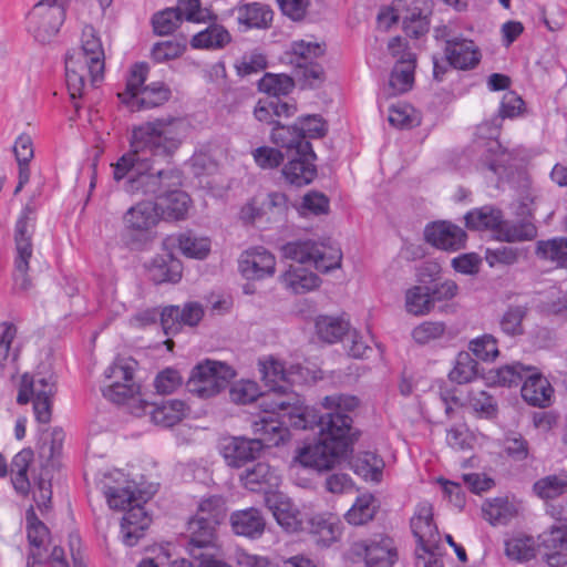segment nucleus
I'll list each match as a JSON object with an SVG mask.
<instances>
[{"instance_id":"obj_1","label":"nucleus","mask_w":567,"mask_h":567,"mask_svg":"<svg viewBox=\"0 0 567 567\" xmlns=\"http://www.w3.org/2000/svg\"><path fill=\"white\" fill-rule=\"evenodd\" d=\"M186 133L187 124L176 117L155 118L134 126L130 151L112 164L114 179L120 182L130 175L124 183L126 193L154 195L159 202L168 188L181 184V177L174 169L150 173L152 163L171 159Z\"/></svg>"},{"instance_id":"obj_2","label":"nucleus","mask_w":567,"mask_h":567,"mask_svg":"<svg viewBox=\"0 0 567 567\" xmlns=\"http://www.w3.org/2000/svg\"><path fill=\"white\" fill-rule=\"evenodd\" d=\"M321 404L328 412L317 416L307 409L306 427L317 424L320 439L317 443L301 449L297 456L300 464L317 471L332 468L348 453L352 444V419L348 412L358 408L359 400L353 395L336 393L323 398Z\"/></svg>"},{"instance_id":"obj_3","label":"nucleus","mask_w":567,"mask_h":567,"mask_svg":"<svg viewBox=\"0 0 567 567\" xmlns=\"http://www.w3.org/2000/svg\"><path fill=\"white\" fill-rule=\"evenodd\" d=\"M105 52L97 31L92 25L82 30L80 47L71 49L65 55V81L73 105L84 96L87 87L95 86L104 78Z\"/></svg>"},{"instance_id":"obj_4","label":"nucleus","mask_w":567,"mask_h":567,"mask_svg":"<svg viewBox=\"0 0 567 567\" xmlns=\"http://www.w3.org/2000/svg\"><path fill=\"white\" fill-rule=\"evenodd\" d=\"M262 380L268 392L260 398V408L266 413H282L288 416L295 429L306 430L308 426L307 409L295 393L289 392L295 382L293 372L286 370L284 363L270 358L261 363Z\"/></svg>"},{"instance_id":"obj_5","label":"nucleus","mask_w":567,"mask_h":567,"mask_svg":"<svg viewBox=\"0 0 567 567\" xmlns=\"http://www.w3.org/2000/svg\"><path fill=\"white\" fill-rule=\"evenodd\" d=\"M55 392V379L52 374L24 373L20 380L17 402L24 405L32 401L35 420L39 423L48 424L52 416Z\"/></svg>"},{"instance_id":"obj_6","label":"nucleus","mask_w":567,"mask_h":567,"mask_svg":"<svg viewBox=\"0 0 567 567\" xmlns=\"http://www.w3.org/2000/svg\"><path fill=\"white\" fill-rule=\"evenodd\" d=\"M286 259L301 265H312L317 270L328 272L340 268L342 251L339 247L313 240L289 241L281 247Z\"/></svg>"},{"instance_id":"obj_7","label":"nucleus","mask_w":567,"mask_h":567,"mask_svg":"<svg viewBox=\"0 0 567 567\" xmlns=\"http://www.w3.org/2000/svg\"><path fill=\"white\" fill-rule=\"evenodd\" d=\"M234 377L235 371L226 363L205 360L193 369L186 386L193 395L210 399L226 389Z\"/></svg>"},{"instance_id":"obj_8","label":"nucleus","mask_w":567,"mask_h":567,"mask_svg":"<svg viewBox=\"0 0 567 567\" xmlns=\"http://www.w3.org/2000/svg\"><path fill=\"white\" fill-rule=\"evenodd\" d=\"M34 208L27 205L16 224L14 241H16V260L13 281L14 288L19 291H27L31 287L28 277L29 260L32 257V235L34 230Z\"/></svg>"},{"instance_id":"obj_9","label":"nucleus","mask_w":567,"mask_h":567,"mask_svg":"<svg viewBox=\"0 0 567 567\" xmlns=\"http://www.w3.org/2000/svg\"><path fill=\"white\" fill-rule=\"evenodd\" d=\"M137 361L133 358H116L104 371L110 384L103 388V395L110 401L122 404L137 400L140 384L134 379Z\"/></svg>"},{"instance_id":"obj_10","label":"nucleus","mask_w":567,"mask_h":567,"mask_svg":"<svg viewBox=\"0 0 567 567\" xmlns=\"http://www.w3.org/2000/svg\"><path fill=\"white\" fill-rule=\"evenodd\" d=\"M65 19L64 9L38 1L27 17L28 31L40 43H49Z\"/></svg>"},{"instance_id":"obj_11","label":"nucleus","mask_w":567,"mask_h":567,"mask_svg":"<svg viewBox=\"0 0 567 567\" xmlns=\"http://www.w3.org/2000/svg\"><path fill=\"white\" fill-rule=\"evenodd\" d=\"M159 219L161 214L157 203L141 200L125 212L123 225L134 241H145L151 238V233Z\"/></svg>"},{"instance_id":"obj_12","label":"nucleus","mask_w":567,"mask_h":567,"mask_svg":"<svg viewBox=\"0 0 567 567\" xmlns=\"http://www.w3.org/2000/svg\"><path fill=\"white\" fill-rule=\"evenodd\" d=\"M413 536L423 551L436 549L440 542V534L433 520V506L431 503L420 502L410 520Z\"/></svg>"},{"instance_id":"obj_13","label":"nucleus","mask_w":567,"mask_h":567,"mask_svg":"<svg viewBox=\"0 0 567 567\" xmlns=\"http://www.w3.org/2000/svg\"><path fill=\"white\" fill-rule=\"evenodd\" d=\"M358 553L363 551L365 567H393L398 560L394 540L386 535H375L354 545Z\"/></svg>"},{"instance_id":"obj_14","label":"nucleus","mask_w":567,"mask_h":567,"mask_svg":"<svg viewBox=\"0 0 567 567\" xmlns=\"http://www.w3.org/2000/svg\"><path fill=\"white\" fill-rule=\"evenodd\" d=\"M238 270L248 280L272 277L276 271V258L266 248L254 247L240 255Z\"/></svg>"},{"instance_id":"obj_15","label":"nucleus","mask_w":567,"mask_h":567,"mask_svg":"<svg viewBox=\"0 0 567 567\" xmlns=\"http://www.w3.org/2000/svg\"><path fill=\"white\" fill-rule=\"evenodd\" d=\"M217 525L210 524L205 518L192 517L184 534L186 549L190 557H202L206 550L216 546Z\"/></svg>"},{"instance_id":"obj_16","label":"nucleus","mask_w":567,"mask_h":567,"mask_svg":"<svg viewBox=\"0 0 567 567\" xmlns=\"http://www.w3.org/2000/svg\"><path fill=\"white\" fill-rule=\"evenodd\" d=\"M204 317L203 306L192 301L178 306H167L161 311V324L166 336L181 331L183 326L195 327Z\"/></svg>"},{"instance_id":"obj_17","label":"nucleus","mask_w":567,"mask_h":567,"mask_svg":"<svg viewBox=\"0 0 567 567\" xmlns=\"http://www.w3.org/2000/svg\"><path fill=\"white\" fill-rule=\"evenodd\" d=\"M424 236L429 244L446 251H456L465 248L467 239L465 230L445 220L435 221L426 226Z\"/></svg>"},{"instance_id":"obj_18","label":"nucleus","mask_w":567,"mask_h":567,"mask_svg":"<svg viewBox=\"0 0 567 567\" xmlns=\"http://www.w3.org/2000/svg\"><path fill=\"white\" fill-rule=\"evenodd\" d=\"M269 416L261 417L252 423L255 440L260 442L261 449L278 446L289 437V430L286 426L291 423L288 416L282 413H269Z\"/></svg>"},{"instance_id":"obj_19","label":"nucleus","mask_w":567,"mask_h":567,"mask_svg":"<svg viewBox=\"0 0 567 567\" xmlns=\"http://www.w3.org/2000/svg\"><path fill=\"white\" fill-rule=\"evenodd\" d=\"M262 451L260 442L245 436H234L225 441L221 454L230 467H243L247 462L255 460Z\"/></svg>"},{"instance_id":"obj_20","label":"nucleus","mask_w":567,"mask_h":567,"mask_svg":"<svg viewBox=\"0 0 567 567\" xmlns=\"http://www.w3.org/2000/svg\"><path fill=\"white\" fill-rule=\"evenodd\" d=\"M445 55L451 66L461 70L473 69L481 60L474 42L460 37L445 39Z\"/></svg>"},{"instance_id":"obj_21","label":"nucleus","mask_w":567,"mask_h":567,"mask_svg":"<svg viewBox=\"0 0 567 567\" xmlns=\"http://www.w3.org/2000/svg\"><path fill=\"white\" fill-rule=\"evenodd\" d=\"M27 523V536L30 544V553L28 561H31L32 566L42 565L44 563V547L49 543L50 532L43 522H41L34 508L31 506L25 513Z\"/></svg>"},{"instance_id":"obj_22","label":"nucleus","mask_w":567,"mask_h":567,"mask_svg":"<svg viewBox=\"0 0 567 567\" xmlns=\"http://www.w3.org/2000/svg\"><path fill=\"white\" fill-rule=\"evenodd\" d=\"M288 162L282 168L285 179L296 186L310 184L317 175L315 161L317 155L313 152L311 156L308 152H299L290 154Z\"/></svg>"},{"instance_id":"obj_23","label":"nucleus","mask_w":567,"mask_h":567,"mask_svg":"<svg viewBox=\"0 0 567 567\" xmlns=\"http://www.w3.org/2000/svg\"><path fill=\"white\" fill-rule=\"evenodd\" d=\"M544 558L550 567L567 565V525L554 526L540 535Z\"/></svg>"},{"instance_id":"obj_24","label":"nucleus","mask_w":567,"mask_h":567,"mask_svg":"<svg viewBox=\"0 0 567 567\" xmlns=\"http://www.w3.org/2000/svg\"><path fill=\"white\" fill-rule=\"evenodd\" d=\"M244 486L251 492H268L280 484L278 470L266 462H258L247 467L240 474Z\"/></svg>"},{"instance_id":"obj_25","label":"nucleus","mask_w":567,"mask_h":567,"mask_svg":"<svg viewBox=\"0 0 567 567\" xmlns=\"http://www.w3.org/2000/svg\"><path fill=\"white\" fill-rule=\"evenodd\" d=\"M522 398L529 405L546 408L551 403L554 389L549 381L533 367L520 389Z\"/></svg>"},{"instance_id":"obj_26","label":"nucleus","mask_w":567,"mask_h":567,"mask_svg":"<svg viewBox=\"0 0 567 567\" xmlns=\"http://www.w3.org/2000/svg\"><path fill=\"white\" fill-rule=\"evenodd\" d=\"M151 517L140 503L131 506L122 517L121 535L126 546H134L144 536L151 525Z\"/></svg>"},{"instance_id":"obj_27","label":"nucleus","mask_w":567,"mask_h":567,"mask_svg":"<svg viewBox=\"0 0 567 567\" xmlns=\"http://www.w3.org/2000/svg\"><path fill=\"white\" fill-rule=\"evenodd\" d=\"M270 138L274 144L286 150L287 157H290V154L305 151L311 156L313 155L312 145L303 140V134L299 131L298 123L286 126L278 122L272 128Z\"/></svg>"},{"instance_id":"obj_28","label":"nucleus","mask_w":567,"mask_h":567,"mask_svg":"<svg viewBox=\"0 0 567 567\" xmlns=\"http://www.w3.org/2000/svg\"><path fill=\"white\" fill-rule=\"evenodd\" d=\"M230 524L235 534L251 539L259 538L266 527L261 512L254 507L234 512L230 515Z\"/></svg>"},{"instance_id":"obj_29","label":"nucleus","mask_w":567,"mask_h":567,"mask_svg":"<svg viewBox=\"0 0 567 567\" xmlns=\"http://www.w3.org/2000/svg\"><path fill=\"white\" fill-rule=\"evenodd\" d=\"M519 506L508 497L486 499L482 505V515L492 526L506 525L518 515Z\"/></svg>"},{"instance_id":"obj_30","label":"nucleus","mask_w":567,"mask_h":567,"mask_svg":"<svg viewBox=\"0 0 567 567\" xmlns=\"http://www.w3.org/2000/svg\"><path fill=\"white\" fill-rule=\"evenodd\" d=\"M237 22L245 29H266L272 21V10L264 3L250 2L234 9Z\"/></svg>"},{"instance_id":"obj_31","label":"nucleus","mask_w":567,"mask_h":567,"mask_svg":"<svg viewBox=\"0 0 567 567\" xmlns=\"http://www.w3.org/2000/svg\"><path fill=\"white\" fill-rule=\"evenodd\" d=\"M403 60H398L389 79L391 95L403 94L412 89L414 83L415 54L405 53Z\"/></svg>"},{"instance_id":"obj_32","label":"nucleus","mask_w":567,"mask_h":567,"mask_svg":"<svg viewBox=\"0 0 567 567\" xmlns=\"http://www.w3.org/2000/svg\"><path fill=\"white\" fill-rule=\"evenodd\" d=\"M182 264L172 254L158 255L147 267L148 276L155 284L177 282L182 277Z\"/></svg>"},{"instance_id":"obj_33","label":"nucleus","mask_w":567,"mask_h":567,"mask_svg":"<svg viewBox=\"0 0 567 567\" xmlns=\"http://www.w3.org/2000/svg\"><path fill=\"white\" fill-rule=\"evenodd\" d=\"M309 523L310 533L318 545L328 547L341 535V523L332 514L315 515Z\"/></svg>"},{"instance_id":"obj_34","label":"nucleus","mask_w":567,"mask_h":567,"mask_svg":"<svg viewBox=\"0 0 567 567\" xmlns=\"http://www.w3.org/2000/svg\"><path fill=\"white\" fill-rule=\"evenodd\" d=\"M190 197L183 190L168 188L157 202L162 215L166 219L183 220L187 217L190 208Z\"/></svg>"},{"instance_id":"obj_35","label":"nucleus","mask_w":567,"mask_h":567,"mask_svg":"<svg viewBox=\"0 0 567 567\" xmlns=\"http://www.w3.org/2000/svg\"><path fill=\"white\" fill-rule=\"evenodd\" d=\"M231 41V35L226 28L220 24H210L193 35L190 45L194 49L220 50Z\"/></svg>"},{"instance_id":"obj_36","label":"nucleus","mask_w":567,"mask_h":567,"mask_svg":"<svg viewBox=\"0 0 567 567\" xmlns=\"http://www.w3.org/2000/svg\"><path fill=\"white\" fill-rule=\"evenodd\" d=\"M187 406L182 400H167L157 404L151 411V417L157 425L171 427L183 420L186 415Z\"/></svg>"},{"instance_id":"obj_37","label":"nucleus","mask_w":567,"mask_h":567,"mask_svg":"<svg viewBox=\"0 0 567 567\" xmlns=\"http://www.w3.org/2000/svg\"><path fill=\"white\" fill-rule=\"evenodd\" d=\"M404 307L408 313L416 317L429 315L434 309L431 298V288L429 286L416 285L406 289Z\"/></svg>"},{"instance_id":"obj_38","label":"nucleus","mask_w":567,"mask_h":567,"mask_svg":"<svg viewBox=\"0 0 567 567\" xmlns=\"http://www.w3.org/2000/svg\"><path fill=\"white\" fill-rule=\"evenodd\" d=\"M464 218L466 227L470 229H488L496 233L501 225L503 214L498 208L486 205L468 212Z\"/></svg>"},{"instance_id":"obj_39","label":"nucleus","mask_w":567,"mask_h":567,"mask_svg":"<svg viewBox=\"0 0 567 567\" xmlns=\"http://www.w3.org/2000/svg\"><path fill=\"white\" fill-rule=\"evenodd\" d=\"M282 284L295 293H306L319 287L320 278L302 267H290L282 276Z\"/></svg>"},{"instance_id":"obj_40","label":"nucleus","mask_w":567,"mask_h":567,"mask_svg":"<svg viewBox=\"0 0 567 567\" xmlns=\"http://www.w3.org/2000/svg\"><path fill=\"white\" fill-rule=\"evenodd\" d=\"M350 324L339 317L319 316L316 319V331L318 337L328 343H334L349 332Z\"/></svg>"},{"instance_id":"obj_41","label":"nucleus","mask_w":567,"mask_h":567,"mask_svg":"<svg viewBox=\"0 0 567 567\" xmlns=\"http://www.w3.org/2000/svg\"><path fill=\"white\" fill-rule=\"evenodd\" d=\"M378 507V501L372 494L360 495L347 512L346 519L351 525L367 524L373 519Z\"/></svg>"},{"instance_id":"obj_42","label":"nucleus","mask_w":567,"mask_h":567,"mask_svg":"<svg viewBox=\"0 0 567 567\" xmlns=\"http://www.w3.org/2000/svg\"><path fill=\"white\" fill-rule=\"evenodd\" d=\"M537 546L532 536H514L505 542L506 556L515 561L525 563L536 557Z\"/></svg>"},{"instance_id":"obj_43","label":"nucleus","mask_w":567,"mask_h":567,"mask_svg":"<svg viewBox=\"0 0 567 567\" xmlns=\"http://www.w3.org/2000/svg\"><path fill=\"white\" fill-rule=\"evenodd\" d=\"M536 233V227L530 221L511 223L503 219L496 231L497 238L507 243L530 240Z\"/></svg>"},{"instance_id":"obj_44","label":"nucleus","mask_w":567,"mask_h":567,"mask_svg":"<svg viewBox=\"0 0 567 567\" xmlns=\"http://www.w3.org/2000/svg\"><path fill=\"white\" fill-rule=\"evenodd\" d=\"M534 492L544 499H554L567 493V475L564 473L548 475L534 484Z\"/></svg>"},{"instance_id":"obj_45","label":"nucleus","mask_w":567,"mask_h":567,"mask_svg":"<svg viewBox=\"0 0 567 567\" xmlns=\"http://www.w3.org/2000/svg\"><path fill=\"white\" fill-rule=\"evenodd\" d=\"M178 248L188 258L204 259L210 251L208 238L197 237L192 231L179 234Z\"/></svg>"},{"instance_id":"obj_46","label":"nucleus","mask_w":567,"mask_h":567,"mask_svg":"<svg viewBox=\"0 0 567 567\" xmlns=\"http://www.w3.org/2000/svg\"><path fill=\"white\" fill-rule=\"evenodd\" d=\"M107 504L113 509L127 511L131 506L141 502L142 496L136 495L132 485L125 487H106L104 489Z\"/></svg>"},{"instance_id":"obj_47","label":"nucleus","mask_w":567,"mask_h":567,"mask_svg":"<svg viewBox=\"0 0 567 567\" xmlns=\"http://www.w3.org/2000/svg\"><path fill=\"white\" fill-rule=\"evenodd\" d=\"M477 375V362L470 352L462 351L457 354L454 368L450 371L449 378L458 384L468 383Z\"/></svg>"},{"instance_id":"obj_48","label":"nucleus","mask_w":567,"mask_h":567,"mask_svg":"<svg viewBox=\"0 0 567 567\" xmlns=\"http://www.w3.org/2000/svg\"><path fill=\"white\" fill-rule=\"evenodd\" d=\"M148 73V66L145 63H136L132 66L126 81L124 92H120L117 96L123 103L136 101Z\"/></svg>"},{"instance_id":"obj_49","label":"nucleus","mask_w":567,"mask_h":567,"mask_svg":"<svg viewBox=\"0 0 567 567\" xmlns=\"http://www.w3.org/2000/svg\"><path fill=\"white\" fill-rule=\"evenodd\" d=\"M169 97V87L162 82H155L142 87L136 103L141 107L152 109L164 104Z\"/></svg>"},{"instance_id":"obj_50","label":"nucleus","mask_w":567,"mask_h":567,"mask_svg":"<svg viewBox=\"0 0 567 567\" xmlns=\"http://www.w3.org/2000/svg\"><path fill=\"white\" fill-rule=\"evenodd\" d=\"M195 517L205 518L210 524L219 525L226 517V503L221 496H209L203 499Z\"/></svg>"},{"instance_id":"obj_51","label":"nucleus","mask_w":567,"mask_h":567,"mask_svg":"<svg viewBox=\"0 0 567 567\" xmlns=\"http://www.w3.org/2000/svg\"><path fill=\"white\" fill-rule=\"evenodd\" d=\"M17 336V328L13 323L0 322V368H6L18 358V351L12 348Z\"/></svg>"},{"instance_id":"obj_52","label":"nucleus","mask_w":567,"mask_h":567,"mask_svg":"<svg viewBox=\"0 0 567 567\" xmlns=\"http://www.w3.org/2000/svg\"><path fill=\"white\" fill-rule=\"evenodd\" d=\"M293 80L286 74H265L258 82V89L261 92L279 97L287 95L293 89Z\"/></svg>"},{"instance_id":"obj_53","label":"nucleus","mask_w":567,"mask_h":567,"mask_svg":"<svg viewBox=\"0 0 567 567\" xmlns=\"http://www.w3.org/2000/svg\"><path fill=\"white\" fill-rule=\"evenodd\" d=\"M536 252L540 258L555 261L558 266L567 268V238L539 241Z\"/></svg>"},{"instance_id":"obj_54","label":"nucleus","mask_w":567,"mask_h":567,"mask_svg":"<svg viewBox=\"0 0 567 567\" xmlns=\"http://www.w3.org/2000/svg\"><path fill=\"white\" fill-rule=\"evenodd\" d=\"M527 309L523 306H511L499 320L502 331L509 337H517L524 333L523 320Z\"/></svg>"},{"instance_id":"obj_55","label":"nucleus","mask_w":567,"mask_h":567,"mask_svg":"<svg viewBox=\"0 0 567 567\" xmlns=\"http://www.w3.org/2000/svg\"><path fill=\"white\" fill-rule=\"evenodd\" d=\"M501 120L498 117L480 124L476 128V143L485 146L488 152L496 153L501 148L497 140L499 135Z\"/></svg>"},{"instance_id":"obj_56","label":"nucleus","mask_w":567,"mask_h":567,"mask_svg":"<svg viewBox=\"0 0 567 567\" xmlns=\"http://www.w3.org/2000/svg\"><path fill=\"white\" fill-rule=\"evenodd\" d=\"M324 49L319 43L306 42L303 40L293 42L291 45V63L299 68L315 62L316 59L323 55Z\"/></svg>"},{"instance_id":"obj_57","label":"nucleus","mask_w":567,"mask_h":567,"mask_svg":"<svg viewBox=\"0 0 567 567\" xmlns=\"http://www.w3.org/2000/svg\"><path fill=\"white\" fill-rule=\"evenodd\" d=\"M533 367L519 362L501 367L496 371V382L504 386H516L524 383Z\"/></svg>"},{"instance_id":"obj_58","label":"nucleus","mask_w":567,"mask_h":567,"mask_svg":"<svg viewBox=\"0 0 567 567\" xmlns=\"http://www.w3.org/2000/svg\"><path fill=\"white\" fill-rule=\"evenodd\" d=\"M258 385L252 381H239L231 385L229 389V399L237 404H247L258 401L260 405V398Z\"/></svg>"},{"instance_id":"obj_59","label":"nucleus","mask_w":567,"mask_h":567,"mask_svg":"<svg viewBox=\"0 0 567 567\" xmlns=\"http://www.w3.org/2000/svg\"><path fill=\"white\" fill-rule=\"evenodd\" d=\"M182 22L181 12L175 8H168L154 14L152 24L158 35L172 33Z\"/></svg>"},{"instance_id":"obj_60","label":"nucleus","mask_w":567,"mask_h":567,"mask_svg":"<svg viewBox=\"0 0 567 567\" xmlns=\"http://www.w3.org/2000/svg\"><path fill=\"white\" fill-rule=\"evenodd\" d=\"M445 330L446 326L443 321H424L412 330V338L420 344H426L442 338Z\"/></svg>"},{"instance_id":"obj_61","label":"nucleus","mask_w":567,"mask_h":567,"mask_svg":"<svg viewBox=\"0 0 567 567\" xmlns=\"http://www.w3.org/2000/svg\"><path fill=\"white\" fill-rule=\"evenodd\" d=\"M186 45L179 41L167 40L157 42L152 49V58L157 63H163L181 56Z\"/></svg>"},{"instance_id":"obj_62","label":"nucleus","mask_w":567,"mask_h":567,"mask_svg":"<svg viewBox=\"0 0 567 567\" xmlns=\"http://www.w3.org/2000/svg\"><path fill=\"white\" fill-rule=\"evenodd\" d=\"M471 351L481 360H494L498 355L497 340L492 334H484L470 342Z\"/></svg>"},{"instance_id":"obj_63","label":"nucleus","mask_w":567,"mask_h":567,"mask_svg":"<svg viewBox=\"0 0 567 567\" xmlns=\"http://www.w3.org/2000/svg\"><path fill=\"white\" fill-rule=\"evenodd\" d=\"M182 384L183 378L181 373L173 368L164 369L156 375L154 380V386L159 394H171Z\"/></svg>"},{"instance_id":"obj_64","label":"nucleus","mask_w":567,"mask_h":567,"mask_svg":"<svg viewBox=\"0 0 567 567\" xmlns=\"http://www.w3.org/2000/svg\"><path fill=\"white\" fill-rule=\"evenodd\" d=\"M252 155L257 165L264 169L278 167L285 157H287L286 153L269 146H260L256 148Z\"/></svg>"}]
</instances>
